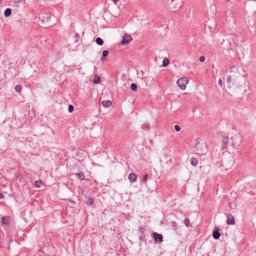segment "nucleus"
I'll list each match as a JSON object with an SVG mask.
<instances>
[{
	"label": "nucleus",
	"instance_id": "6",
	"mask_svg": "<svg viewBox=\"0 0 256 256\" xmlns=\"http://www.w3.org/2000/svg\"><path fill=\"white\" fill-rule=\"evenodd\" d=\"M226 224H234V216L230 214H226Z\"/></svg>",
	"mask_w": 256,
	"mask_h": 256
},
{
	"label": "nucleus",
	"instance_id": "15",
	"mask_svg": "<svg viewBox=\"0 0 256 256\" xmlns=\"http://www.w3.org/2000/svg\"><path fill=\"white\" fill-rule=\"evenodd\" d=\"M96 44L99 46H102L104 44L103 40L100 38H96Z\"/></svg>",
	"mask_w": 256,
	"mask_h": 256
},
{
	"label": "nucleus",
	"instance_id": "31",
	"mask_svg": "<svg viewBox=\"0 0 256 256\" xmlns=\"http://www.w3.org/2000/svg\"><path fill=\"white\" fill-rule=\"evenodd\" d=\"M4 196L2 193L0 192V198H4Z\"/></svg>",
	"mask_w": 256,
	"mask_h": 256
},
{
	"label": "nucleus",
	"instance_id": "17",
	"mask_svg": "<svg viewBox=\"0 0 256 256\" xmlns=\"http://www.w3.org/2000/svg\"><path fill=\"white\" fill-rule=\"evenodd\" d=\"M169 60L166 58H164L162 61V66L164 67L166 66L169 64Z\"/></svg>",
	"mask_w": 256,
	"mask_h": 256
},
{
	"label": "nucleus",
	"instance_id": "1",
	"mask_svg": "<svg viewBox=\"0 0 256 256\" xmlns=\"http://www.w3.org/2000/svg\"><path fill=\"white\" fill-rule=\"evenodd\" d=\"M196 152L200 155H204L207 152V146L205 143L198 142L196 145Z\"/></svg>",
	"mask_w": 256,
	"mask_h": 256
},
{
	"label": "nucleus",
	"instance_id": "22",
	"mask_svg": "<svg viewBox=\"0 0 256 256\" xmlns=\"http://www.w3.org/2000/svg\"><path fill=\"white\" fill-rule=\"evenodd\" d=\"M142 128L144 130H148L150 128V126L148 124H144L142 126Z\"/></svg>",
	"mask_w": 256,
	"mask_h": 256
},
{
	"label": "nucleus",
	"instance_id": "7",
	"mask_svg": "<svg viewBox=\"0 0 256 256\" xmlns=\"http://www.w3.org/2000/svg\"><path fill=\"white\" fill-rule=\"evenodd\" d=\"M128 180L131 182H134L136 181L137 176L134 173H130L128 176Z\"/></svg>",
	"mask_w": 256,
	"mask_h": 256
},
{
	"label": "nucleus",
	"instance_id": "9",
	"mask_svg": "<svg viewBox=\"0 0 256 256\" xmlns=\"http://www.w3.org/2000/svg\"><path fill=\"white\" fill-rule=\"evenodd\" d=\"M10 218L8 216L2 217V223L4 225H8L10 223Z\"/></svg>",
	"mask_w": 256,
	"mask_h": 256
},
{
	"label": "nucleus",
	"instance_id": "30",
	"mask_svg": "<svg viewBox=\"0 0 256 256\" xmlns=\"http://www.w3.org/2000/svg\"><path fill=\"white\" fill-rule=\"evenodd\" d=\"M218 84H219V85H220V86H222V80L221 79H220V80H218Z\"/></svg>",
	"mask_w": 256,
	"mask_h": 256
},
{
	"label": "nucleus",
	"instance_id": "10",
	"mask_svg": "<svg viewBox=\"0 0 256 256\" xmlns=\"http://www.w3.org/2000/svg\"><path fill=\"white\" fill-rule=\"evenodd\" d=\"M212 236H213V238L216 240H217L220 238V234L218 232V228H217L216 230H214V232H213Z\"/></svg>",
	"mask_w": 256,
	"mask_h": 256
},
{
	"label": "nucleus",
	"instance_id": "32",
	"mask_svg": "<svg viewBox=\"0 0 256 256\" xmlns=\"http://www.w3.org/2000/svg\"><path fill=\"white\" fill-rule=\"evenodd\" d=\"M114 1H116V0H113Z\"/></svg>",
	"mask_w": 256,
	"mask_h": 256
},
{
	"label": "nucleus",
	"instance_id": "25",
	"mask_svg": "<svg viewBox=\"0 0 256 256\" xmlns=\"http://www.w3.org/2000/svg\"><path fill=\"white\" fill-rule=\"evenodd\" d=\"M147 178H148V174H147L144 175V176H143V182L144 183L146 182Z\"/></svg>",
	"mask_w": 256,
	"mask_h": 256
},
{
	"label": "nucleus",
	"instance_id": "12",
	"mask_svg": "<svg viewBox=\"0 0 256 256\" xmlns=\"http://www.w3.org/2000/svg\"><path fill=\"white\" fill-rule=\"evenodd\" d=\"M222 142L223 144L224 145V148H226L227 144L228 142V138L227 136L222 137Z\"/></svg>",
	"mask_w": 256,
	"mask_h": 256
},
{
	"label": "nucleus",
	"instance_id": "19",
	"mask_svg": "<svg viewBox=\"0 0 256 256\" xmlns=\"http://www.w3.org/2000/svg\"><path fill=\"white\" fill-rule=\"evenodd\" d=\"M130 89L132 91H136L137 90V86L136 84L132 83L130 85Z\"/></svg>",
	"mask_w": 256,
	"mask_h": 256
},
{
	"label": "nucleus",
	"instance_id": "3",
	"mask_svg": "<svg viewBox=\"0 0 256 256\" xmlns=\"http://www.w3.org/2000/svg\"><path fill=\"white\" fill-rule=\"evenodd\" d=\"M234 160L233 157L232 156H230L229 159H226L224 158L222 160V164L224 166H226V169L228 170L231 168L234 164Z\"/></svg>",
	"mask_w": 256,
	"mask_h": 256
},
{
	"label": "nucleus",
	"instance_id": "20",
	"mask_svg": "<svg viewBox=\"0 0 256 256\" xmlns=\"http://www.w3.org/2000/svg\"><path fill=\"white\" fill-rule=\"evenodd\" d=\"M42 184V182L40 180H37L36 181L34 182V186L36 188H40Z\"/></svg>",
	"mask_w": 256,
	"mask_h": 256
},
{
	"label": "nucleus",
	"instance_id": "21",
	"mask_svg": "<svg viewBox=\"0 0 256 256\" xmlns=\"http://www.w3.org/2000/svg\"><path fill=\"white\" fill-rule=\"evenodd\" d=\"M16 91L20 93L22 90L21 86L20 85H16L14 87Z\"/></svg>",
	"mask_w": 256,
	"mask_h": 256
},
{
	"label": "nucleus",
	"instance_id": "14",
	"mask_svg": "<svg viewBox=\"0 0 256 256\" xmlns=\"http://www.w3.org/2000/svg\"><path fill=\"white\" fill-rule=\"evenodd\" d=\"M12 14V10L10 8H6L4 12V16L6 17L9 16Z\"/></svg>",
	"mask_w": 256,
	"mask_h": 256
},
{
	"label": "nucleus",
	"instance_id": "16",
	"mask_svg": "<svg viewBox=\"0 0 256 256\" xmlns=\"http://www.w3.org/2000/svg\"><path fill=\"white\" fill-rule=\"evenodd\" d=\"M108 52L107 50H104L102 52V55L101 57V60H104L105 59V58L108 55Z\"/></svg>",
	"mask_w": 256,
	"mask_h": 256
},
{
	"label": "nucleus",
	"instance_id": "11",
	"mask_svg": "<svg viewBox=\"0 0 256 256\" xmlns=\"http://www.w3.org/2000/svg\"><path fill=\"white\" fill-rule=\"evenodd\" d=\"M76 177L80 180H82L84 178V175L82 172H80L76 174Z\"/></svg>",
	"mask_w": 256,
	"mask_h": 256
},
{
	"label": "nucleus",
	"instance_id": "4",
	"mask_svg": "<svg viewBox=\"0 0 256 256\" xmlns=\"http://www.w3.org/2000/svg\"><path fill=\"white\" fill-rule=\"evenodd\" d=\"M132 40V38L130 36L125 34L122 37V44H127Z\"/></svg>",
	"mask_w": 256,
	"mask_h": 256
},
{
	"label": "nucleus",
	"instance_id": "27",
	"mask_svg": "<svg viewBox=\"0 0 256 256\" xmlns=\"http://www.w3.org/2000/svg\"><path fill=\"white\" fill-rule=\"evenodd\" d=\"M226 80H227L228 83H230V82L232 80V78H231V76H227Z\"/></svg>",
	"mask_w": 256,
	"mask_h": 256
},
{
	"label": "nucleus",
	"instance_id": "29",
	"mask_svg": "<svg viewBox=\"0 0 256 256\" xmlns=\"http://www.w3.org/2000/svg\"><path fill=\"white\" fill-rule=\"evenodd\" d=\"M144 228H142V227H140V228H139V231H140V232H144Z\"/></svg>",
	"mask_w": 256,
	"mask_h": 256
},
{
	"label": "nucleus",
	"instance_id": "18",
	"mask_svg": "<svg viewBox=\"0 0 256 256\" xmlns=\"http://www.w3.org/2000/svg\"><path fill=\"white\" fill-rule=\"evenodd\" d=\"M100 77L98 76H96L94 77V82L95 84H98L100 82Z\"/></svg>",
	"mask_w": 256,
	"mask_h": 256
},
{
	"label": "nucleus",
	"instance_id": "24",
	"mask_svg": "<svg viewBox=\"0 0 256 256\" xmlns=\"http://www.w3.org/2000/svg\"><path fill=\"white\" fill-rule=\"evenodd\" d=\"M74 110V106L72 105H70L68 106V111L70 112H72Z\"/></svg>",
	"mask_w": 256,
	"mask_h": 256
},
{
	"label": "nucleus",
	"instance_id": "5",
	"mask_svg": "<svg viewBox=\"0 0 256 256\" xmlns=\"http://www.w3.org/2000/svg\"><path fill=\"white\" fill-rule=\"evenodd\" d=\"M153 238L155 240V242H161L162 240V236L160 234H158L156 232H154L152 234Z\"/></svg>",
	"mask_w": 256,
	"mask_h": 256
},
{
	"label": "nucleus",
	"instance_id": "13",
	"mask_svg": "<svg viewBox=\"0 0 256 256\" xmlns=\"http://www.w3.org/2000/svg\"><path fill=\"white\" fill-rule=\"evenodd\" d=\"M190 163L192 165L194 166H196L198 164V160L196 158H191Z\"/></svg>",
	"mask_w": 256,
	"mask_h": 256
},
{
	"label": "nucleus",
	"instance_id": "28",
	"mask_svg": "<svg viewBox=\"0 0 256 256\" xmlns=\"http://www.w3.org/2000/svg\"><path fill=\"white\" fill-rule=\"evenodd\" d=\"M205 60V57L204 56H201L200 58V61L201 62H204Z\"/></svg>",
	"mask_w": 256,
	"mask_h": 256
},
{
	"label": "nucleus",
	"instance_id": "8",
	"mask_svg": "<svg viewBox=\"0 0 256 256\" xmlns=\"http://www.w3.org/2000/svg\"><path fill=\"white\" fill-rule=\"evenodd\" d=\"M102 104L104 108H109L112 106V102L110 100H104L102 102Z\"/></svg>",
	"mask_w": 256,
	"mask_h": 256
},
{
	"label": "nucleus",
	"instance_id": "26",
	"mask_svg": "<svg viewBox=\"0 0 256 256\" xmlns=\"http://www.w3.org/2000/svg\"><path fill=\"white\" fill-rule=\"evenodd\" d=\"M174 129L176 132H179L180 130V128L178 125L174 126Z\"/></svg>",
	"mask_w": 256,
	"mask_h": 256
},
{
	"label": "nucleus",
	"instance_id": "2",
	"mask_svg": "<svg viewBox=\"0 0 256 256\" xmlns=\"http://www.w3.org/2000/svg\"><path fill=\"white\" fill-rule=\"evenodd\" d=\"M188 83V80L186 78H179L176 84L182 90H184L186 88V85Z\"/></svg>",
	"mask_w": 256,
	"mask_h": 256
},
{
	"label": "nucleus",
	"instance_id": "23",
	"mask_svg": "<svg viewBox=\"0 0 256 256\" xmlns=\"http://www.w3.org/2000/svg\"><path fill=\"white\" fill-rule=\"evenodd\" d=\"M184 223L186 226H189V224L190 223V220L188 218H186L184 220Z\"/></svg>",
	"mask_w": 256,
	"mask_h": 256
}]
</instances>
